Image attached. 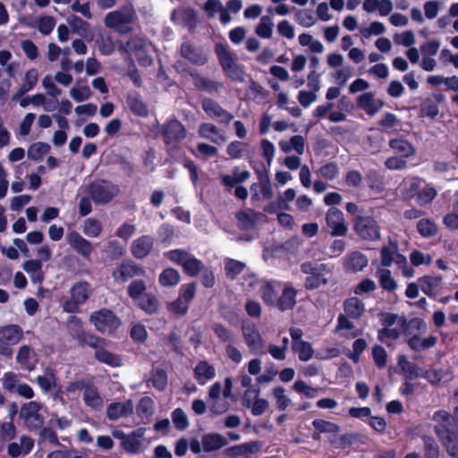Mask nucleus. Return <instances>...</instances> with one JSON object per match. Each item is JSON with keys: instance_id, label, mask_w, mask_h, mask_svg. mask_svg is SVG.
Returning a JSON list of instances; mask_svg holds the SVG:
<instances>
[{"instance_id": "nucleus-61", "label": "nucleus", "mask_w": 458, "mask_h": 458, "mask_svg": "<svg viewBox=\"0 0 458 458\" xmlns=\"http://www.w3.org/2000/svg\"><path fill=\"white\" fill-rule=\"evenodd\" d=\"M437 193L434 187L427 185L417 193L416 201L420 206H426L435 199Z\"/></svg>"}, {"instance_id": "nucleus-44", "label": "nucleus", "mask_w": 458, "mask_h": 458, "mask_svg": "<svg viewBox=\"0 0 458 458\" xmlns=\"http://www.w3.org/2000/svg\"><path fill=\"white\" fill-rule=\"evenodd\" d=\"M293 351L301 361H309L314 355V350L309 342H296L292 344Z\"/></svg>"}, {"instance_id": "nucleus-2", "label": "nucleus", "mask_w": 458, "mask_h": 458, "mask_svg": "<svg viewBox=\"0 0 458 458\" xmlns=\"http://www.w3.org/2000/svg\"><path fill=\"white\" fill-rule=\"evenodd\" d=\"M79 191L89 195L96 204L104 205L117 196L120 190L117 185L110 182L99 180L81 186Z\"/></svg>"}, {"instance_id": "nucleus-40", "label": "nucleus", "mask_w": 458, "mask_h": 458, "mask_svg": "<svg viewBox=\"0 0 458 458\" xmlns=\"http://www.w3.org/2000/svg\"><path fill=\"white\" fill-rule=\"evenodd\" d=\"M406 321L389 327H384L379 331V338L382 342L390 344V341L397 339L405 330Z\"/></svg>"}, {"instance_id": "nucleus-38", "label": "nucleus", "mask_w": 458, "mask_h": 458, "mask_svg": "<svg viewBox=\"0 0 458 458\" xmlns=\"http://www.w3.org/2000/svg\"><path fill=\"white\" fill-rule=\"evenodd\" d=\"M140 309L148 314H154L157 311L159 303L157 297L149 293H144L136 301Z\"/></svg>"}, {"instance_id": "nucleus-60", "label": "nucleus", "mask_w": 458, "mask_h": 458, "mask_svg": "<svg viewBox=\"0 0 458 458\" xmlns=\"http://www.w3.org/2000/svg\"><path fill=\"white\" fill-rule=\"evenodd\" d=\"M136 411L142 419L149 418L154 412V401L148 396L141 398Z\"/></svg>"}, {"instance_id": "nucleus-32", "label": "nucleus", "mask_w": 458, "mask_h": 458, "mask_svg": "<svg viewBox=\"0 0 458 458\" xmlns=\"http://www.w3.org/2000/svg\"><path fill=\"white\" fill-rule=\"evenodd\" d=\"M227 445L226 438L218 433H208L202 437L204 452H213Z\"/></svg>"}, {"instance_id": "nucleus-42", "label": "nucleus", "mask_w": 458, "mask_h": 458, "mask_svg": "<svg viewBox=\"0 0 458 458\" xmlns=\"http://www.w3.org/2000/svg\"><path fill=\"white\" fill-rule=\"evenodd\" d=\"M376 276L378 279L380 286L387 291L393 292L397 288V284L393 278L391 271L387 268L379 267L377 270Z\"/></svg>"}, {"instance_id": "nucleus-58", "label": "nucleus", "mask_w": 458, "mask_h": 458, "mask_svg": "<svg viewBox=\"0 0 458 458\" xmlns=\"http://www.w3.org/2000/svg\"><path fill=\"white\" fill-rule=\"evenodd\" d=\"M50 147L47 143H33L28 149V157L31 160L38 161L43 158L48 153Z\"/></svg>"}, {"instance_id": "nucleus-43", "label": "nucleus", "mask_w": 458, "mask_h": 458, "mask_svg": "<svg viewBox=\"0 0 458 458\" xmlns=\"http://www.w3.org/2000/svg\"><path fill=\"white\" fill-rule=\"evenodd\" d=\"M81 230L86 236L89 238H97L101 234L103 225L99 220L89 217L83 221Z\"/></svg>"}, {"instance_id": "nucleus-13", "label": "nucleus", "mask_w": 458, "mask_h": 458, "mask_svg": "<svg viewBox=\"0 0 458 458\" xmlns=\"http://www.w3.org/2000/svg\"><path fill=\"white\" fill-rule=\"evenodd\" d=\"M242 335L245 343L251 352L259 353L262 352L264 342L254 324H244L242 326Z\"/></svg>"}, {"instance_id": "nucleus-36", "label": "nucleus", "mask_w": 458, "mask_h": 458, "mask_svg": "<svg viewBox=\"0 0 458 458\" xmlns=\"http://www.w3.org/2000/svg\"><path fill=\"white\" fill-rule=\"evenodd\" d=\"M389 147L403 157H412L416 150L413 145L403 138H396L389 141Z\"/></svg>"}, {"instance_id": "nucleus-59", "label": "nucleus", "mask_w": 458, "mask_h": 458, "mask_svg": "<svg viewBox=\"0 0 458 458\" xmlns=\"http://www.w3.org/2000/svg\"><path fill=\"white\" fill-rule=\"evenodd\" d=\"M293 388L296 393L302 394L310 399L316 398L319 394L318 388L308 385L303 380H296L293 386Z\"/></svg>"}, {"instance_id": "nucleus-9", "label": "nucleus", "mask_w": 458, "mask_h": 458, "mask_svg": "<svg viewBox=\"0 0 458 458\" xmlns=\"http://www.w3.org/2000/svg\"><path fill=\"white\" fill-rule=\"evenodd\" d=\"M22 337L21 329L15 325L0 327V354L9 356L11 351L9 345L16 344Z\"/></svg>"}, {"instance_id": "nucleus-4", "label": "nucleus", "mask_w": 458, "mask_h": 458, "mask_svg": "<svg viewBox=\"0 0 458 458\" xmlns=\"http://www.w3.org/2000/svg\"><path fill=\"white\" fill-rule=\"evenodd\" d=\"M135 20V11L127 6L119 11L108 13L105 18V24L119 33L125 34L133 30Z\"/></svg>"}, {"instance_id": "nucleus-64", "label": "nucleus", "mask_w": 458, "mask_h": 458, "mask_svg": "<svg viewBox=\"0 0 458 458\" xmlns=\"http://www.w3.org/2000/svg\"><path fill=\"white\" fill-rule=\"evenodd\" d=\"M245 268V264L233 259H226L225 260V274L230 278H234L237 275L242 273Z\"/></svg>"}, {"instance_id": "nucleus-33", "label": "nucleus", "mask_w": 458, "mask_h": 458, "mask_svg": "<svg viewBox=\"0 0 458 458\" xmlns=\"http://www.w3.org/2000/svg\"><path fill=\"white\" fill-rule=\"evenodd\" d=\"M145 429L140 428L131 433L128 434L123 447L128 453H138L141 447V440L144 437Z\"/></svg>"}, {"instance_id": "nucleus-57", "label": "nucleus", "mask_w": 458, "mask_h": 458, "mask_svg": "<svg viewBox=\"0 0 458 458\" xmlns=\"http://www.w3.org/2000/svg\"><path fill=\"white\" fill-rule=\"evenodd\" d=\"M312 426L318 433L337 434L340 431L337 424L322 419L314 420Z\"/></svg>"}, {"instance_id": "nucleus-50", "label": "nucleus", "mask_w": 458, "mask_h": 458, "mask_svg": "<svg viewBox=\"0 0 458 458\" xmlns=\"http://www.w3.org/2000/svg\"><path fill=\"white\" fill-rule=\"evenodd\" d=\"M437 344V337L430 335L425 338H420V336L411 337L408 344L409 346L415 351H421L425 349H428L433 347Z\"/></svg>"}, {"instance_id": "nucleus-54", "label": "nucleus", "mask_w": 458, "mask_h": 458, "mask_svg": "<svg viewBox=\"0 0 458 458\" xmlns=\"http://www.w3.org/2000/svg\"><path fill=\"white\" fill-rule=\"evenodd\" d=\"M70 97L75 102L88 100L91 96V90L88 85H81L79 81L69 90Z\"/></svg>"}, {"instance_id": "nucleus-8", "label": "nucleus", "mask_w": 458, "mask_h": 458, "mask_svg": "<svg viewBox=\"0 0 458 458\" xmlns=\"http://www.w3.org/2000/svg\"><path fill=\"white\" fill-rule=\"evenodd\" d=\"M41 408V404L34 401L21 406L20 416L30 429L39 428L44 424V417L40 413Z\"/></svg>"}, {"instance_id": "nucleus-16", "label": "nucleus", "mask_w": 458, "mask_h": 458, "mask_svg": "<svg viewBox=\"0 0 458 458\" xmlns=\"http://www.w3.org/2000/svg\"><path fill=\"white\" fill-rule=\"evenodd\" d=\"M202 107L210 118L216 120L218 123L228 124L233 119L232 114L225 110L212 99H204Z\"/></svg>"}, {"instance_id": "nucleus-27", "label": "nucleus", "mask_w": 458, "mask_h": 458, "mask_svg": "<svg viewBox=\"0 0 458 458\" xmlns=\"http://www.w3.org/2000/svg\"><path fill=\"white\" fill-rule=\"evenodd\" d=\"M38 80V72L35 68L28 70L24 75L23 81L17 91L13 95L12 100H18L25 93L31 90L37 84Z\"/></svg>"}, {"instance_id": "nucleus-25", "label": "nucleus", "mask_w": 458, "mask_h": 458, "mask_svg": "<svg viewBox=\"0 0 458 458\" xmlns=\"http://www.w3.org/2000/svg\"><path fill=\"white\" fill-rule=\"evenodd\" d=\"M34 446V441L31 437L23 436L19 442H13L8 445L7 452L13 458L28 454Z\"/></svg>"}, {"instance_id": "nucleus-24", "label": "nucleus", "mask_w": 458, "mask_h": 458, "mask_svg": "<svg viewBox=\"0 0 458 458\" xmlns=\"http://www.w3.org/2000/svg\"><path fill=\"white\" fill-rule=\"evenodd\" d=\"M199 134L201 138L208 140L217 145H221L226 140L225 133L216 125L209 123H202L199 126Z\"/></svg>"}, {"instance_id": "nucleus-21", "label": "nucleus", "mask_w": 458, "mask_h": 458, "mask_svg": "<svg viewBox=\"0 0 458 458\" xmlns=\"http://www.w3.org/2000/svg\"><path fill=\"white\" fill-rule=\"evenodd\" d=\"M154 246V238L149 235H142L131 243V253L137 259L147 257L152 250Z\"/></svg>"}, {"instance_id": "nucleus-22", "label": "nucleus", "mask_w": 458, "mask_h": 458, "mask_svg": "<svg viewBox=\"0 0 458 458\" xmlns=\"http://www.w3.org/2000/svg\"><path fill=\"white\" fill-rule=\"evenodd\" d=\"M133 411V403L131 400L124 402H114L106 409V416L111 420H116L128 416Z\"/></svg>"}, {"instance_id": "nucleus-30", "label": "nucleus", "mask_w": 458, "mask_h": 458, "mask_svg": "<svg viewBox=\"0 0 458 458\" xmlns=\"http://www.w3.org/2000/svg\"><path fill=\"white\" fill-rule=\"evenodd\" d=\"M23 270L30 276L34 284H41L44 280L42 263L38 259H29L22 264Z\"/></svg>"}, {"instance_id": "nucleus-28", "label": "nucleus", "mask_w": 458, "mask_h": 458, "mask_svg": "<svg viewBox=\"0 0 458 458\" xmlns=\"http://www.w3.org/2000/svg\"><path fill=\"white\" fill-rule=\"evenodd\" d=\"M279 148L284 153L296 152L302 155L305 149V140L301 135H294L289 140H282L278 142Z\"/></svg>"}, {"instance_id": "nucleus-6", "label": "nucleus", "mask_w": 458, "mask_h": 458, "mask_svg": "<svg viewBox=\"0 0 458 458\" xmlns=\"http://www.w3.org/2000/svg\"><path fill=\"white\" fill-rule=\"evenodd\" d=\"M124 51L134 55L143 66H148L152 63L150 54L154 51L153 46L142 38L133 37L123 47Z\"/></svg>"}, {"instance_id": "nucleus-20", "label": "nucleus", "mask_w": 458, "mask_h": 458, "mask_svg": "<svg viewBox=\"0 0 458 458\" xmlns=\"http://www.w3.org/2000/svg\"><path fill=\"white\" fill-rule=\"evenodd\" d=\"M368 258L360 251L349 253L344 260V268L347 272L357 273L368 266Z\"/></svg>"}, {"instance_id": "nucleus-31", "label": "nucleus", "mask_w": 458, "mask_h": 458, "mask_svg": "<svg viewBox=\"0 0 458 458\" xmlns=\"http://www.w3.org/2000/svg\"><path fill=\"white\" fill-rule=\"evenodd\" d=\"M441 283V276H423L419 279L420 289L429 297L437 295Z\"/></svg>"}, {"instance_id": "nucleus-26", "label": "nucleus", "mask_w": 458, "mask_h": 458, "mask_svg": "<svg viewBox=\"0 0 458 458\" xmlns=\"http://www.w3.org/2000/svg\"><path fill=\"white\" fill-rule=\"evenodd\" d=\"M172 20L178 25L194 27L197 22V14L191 8H178L172 13Z\"/></svg>"}, {"instance_id": "nucleus-45", "label": "nucleus", "mask_w": 458, "mask_h": 458, "mask_svg": "<svg viewBox=\"0 0 458 458\" xmlns=\"http://www.w3.org/2000/svg\"><path fill=\"white\" fill-rule=\"evenodd\" d=\"M274 21L268 15L260 18L259 24L255 29V33L262 38H270L273 34Z\"/></svg>"}, {"instance_id": "nucleus-12", "label": "nucleus", "mask_w": 458, "mask_h": 458, "mask_svg": "<svg viewBox=\"0 0 458 458\" xmlns=\"http://www.w3.org/2000/svg\"><path fill=\"white\" fill-rule=\"evenodd\" d=\"M437 436L447 454L452 458H458V429L451 430L438 427L437 428Z\"/></svg>"}, {"instance_id": "nucleus-56", "label": "nucleus", "mask_w": 458, "mask_h": 458, "mask_svg": "<svg viewBox=\"0 0 458 458\" xmlns=\"http://www.w3.org/2000/svg\"><path fill=\"white\" fill-rule=\"evenodd\" d=\"M419 233L425 238L432 237L437 233V226L433 220L428 218L420 219L417 223Z\"/></svg>"}, {"instance_id": "nucleus-46", "label": "nucleus", "mask_w": 458, "mask_h": 458, "mask_svg": "<svg viewBox=\"0 0 458 458\" xmlns=\"http://www.w3.org/2000/svg\"><path fill=\"white\" fill-rule=\"evenodd\" d=\"M31 349L27 345H22L17 353V361L26 369L32 370L35 367Z\"/></svg>"}, {"instance_id": "nucleus-29", "label": "nucleus", "mask_w": 458, "mask_h": 458, "mask_svg": "<svg viewBox=\"0 0 458 458\" xmlns=\"http://www.w3.org/2000/svg\"><path fill=\"white\" fill-rule=\"evenodd\" d=\"M250 176V174L247 170L241 169L239 166H236L233 169L231 174H221L220 178L222 183L229 188H233L236 186L240 182H243L248 180Z\"/></svg>"}, {"instance_id": "nucleus-35", "label": "nucleus", "mask_w": 458, "mask_h": 458, "mask_svg": "<svg viewBox=\"0 0 458 458\" xmlns=\"http://www.w3.org/2000/svg\"><path fill=\"white\" fill-rule=\"evenodd\" d=\"M164 133L167 142L178 141L185 137L182 124L176 120L170 121L165 124Z\"/></svg>"}, {"instance_id": "nucleus-5", "label": "nucleus", "mask_w": 458, "mask_h": 458, "mask_svg": "<svg viewBox=\"0 0 458 458\" xmlns=\"http://www.w3.org/2000/svg\"><path fill=\"white\" fill-rule=\"evenodd\" d=\"M70 293L71 297L64 302L63 309L66 312L75 313L79 310L81 305L89 299L91 288L89 283L81 281L72 286Z\"/></svg>"}, {"instance_id": "nucleus-47", "label": "nucleus", "mask_w": 458, "mask_h": 458, "mask_svg": "<svg viewBox=\"0 0 458 458\" xmlns=\"http://www.w3.org/2000/svg\"><path fill=\"white\" fill-rule=\"evenodd\" d=\"M180 282V274L174 268H165L159 276V284L165 287H173Z\"/></svg>"}, {"instance_id": "nucleus-3", "label": "nucleus", "mask_w": 458, "mask_h": 458, "mask_svg": "<svg viewBox=\"0 0 458 458\" xmlns=\"http://www.w3.org/2000/svg\"><path fill=\"white\" fill-rule=\"evenodd\" d=\"M89 322L102 335H113L122 325L120 318L111 310L102 308L92 312Z\"/></svg>"}, {"instance_id": "nucleus-7", "label": "nucleus", "mask_w": 458, "mask_h": 458, "mask_svg": "<svg viewBox=\"0 0 458 458\" xmlns=\"http://www.w3.org/2000/svg\"><path fill=\"white\" fill-rule=\"evenodd\" d=\"M355 233L363 240L375 241L380 237L377 222L370 216H359L354 222Z\"/></svg>"}, {"instance_id": "nucleus-15", "label": "nucleus", "mask_w": 458, "mask_h": 458, "mask_svg": "<svg viewBox=\"0 0 458 458\" xmlns=\"http://www.w3.org/2000/svg\"><path fill=\"white\" fill-rule=\"evenodd\" d=\"M283 283L279 281L265 280L260 283L259 293L262 301L267 306L275 307L278 299Z\"/></svg>"}, {"instance_id": "nucleus-19", "label": "nucleus", "mask_w": 458, "mask_h": 458, "mask_svg": "<svg viewBox=\"0 0 458 458\" xmlns=\"http://www.w3.org/2000/svg\"><path fill=\"white\" fill-rule=\"evenodd\" d=\"M357 106L368 115H375L383 106V102L375 98L372 92H366L359 96Z\"/></svg>"}, {"instance_id": "nucleus-34", "label": "nucleus", "mask_w": 458, "mask_h": 458, "mask_svg": "<svg viewBox=\"0 0 458 458\" xmlns=\"http://www.w3.org/2000/svg\"><path fill=\"white\" fill-rule=\"evenodd\" d=\"M216 376L215 368L207 361H200L194 369V377L200 385H205Z\"/></svg>"}, {"instance_id": "nucleus-37", "label": "nucleus", "mask_w": 458, "mask_h": 458, "mask_svg": "<svg viewBox=\"0 0 458 458\" xmlns=\"http://www.w3.org/2000/svg\"><path fill=\"white\" fill-rule=\"evenodd\" d=\"M345 315L352 318H359L365 311V305L357 297H351L344 301Z\"/></svg>"}, {"instance_id": "nucleus-23", "label": "nucleus", "mask_w": 458, "mask_h": 458, "mask_svg": "<svg viewBox=\"0 0 458 458\" xmlns=\"http://www.w3.org/2000/svg\"><path fill=\"white\" fill-rule=\"evenodd\" d=\"M82 399L86 406L94 411H99L104 405L103 398L98 390L92 385H86L83 388Z\"/></svg>"}, {"instance_id": "nucleus-41", "label": "nucleus", "mask_w": 458, "mask_h": 458, "mask_svg": "<svg viewBox=\"0 0 458 458\" xmlns=\"http://www.w3.org/2000/svg\"><path fill=\"white\" fill-rule=\"evenodd\" d=\"M181 53L185 58L197 64H204L207 61L206 55L189 43L182 45Z\"/></svg>"}, {"instance_id": "nucleus-62", "label": "nucleus", "mask_w": 458, "mask_h": 458, "mask_svg": "<svg viewBox=\"0 0 458 458\" xmlns=\"http://www.w3.org/2000/svg\"><path fill=\"white\" fill-rule=\"evenodd\" d=\"M352 76V68L348 66H343L338 69H335L331 73V77L333 78L335 83L340 87L344 86Z\"/></svg>"}, {"instance_id": "nucleus-52", "label": "nucleus", "mask_w": 458, "mask_h": 458, "mask_svg": "<svg viewBox=\"0 0 458 458\" xmlns=\"http://www.w3.org/2000/svg\"><path fill=\"white\" fill-rule=\"evenodd\" d=\"M216 52L223 70L230 68V66L236 64L234 55L230 52L227 47L218 45L216 47Z\"/></svg>"}, {"instance_id": "nucleus-49", "label": "nucleus", "mask_w": 458, "mask_h": 458, "mask_svg": "<svg viewBox=\"0 0 458 458\" xmlns=\"http://www.w3.org/2000/svg\"><path fill=\"white\" fill-rule=\"evenodd\" d=\"M95 357L100 362H103L111 367H119L122 364V360L118 355L109 352L103 348L96 350Z\"/></svg>"}, {"instance_id": "nucleus-55", "label": "nucleus", "mask_w": 458, "mask_h": 458, "mask_svg": "<svg viewBox=\"0 0 458 458\" xmlns=\"http://www.w3.org/2000/svg\"><path fill=\"white\" fill-rule=\"evenodd\" d=\"M55 23V19L52 16H42L35 23H28V25L36 27L44 35H48L54 30Z\"/></svg>"}, {"instance_id": "nucleus-39", "label": "nucleus", "mask_w": 458, "mask_h": 458, "mask_svg": "<svg viewBox=\"0 0 458 458\" xmlns=\"http://www.w3.org/2000/svg\"><path fill=\"white\" fill-rule=\"evenodd\" d=\"M271 394L276 407L279 411H285L292 404V400L286 394V390L281 386L273 387Z\"/></svg>"}, {"instance_id": "nucleus-51", "label": "nucleus", "mask_w": 458, "mask_h": 458, "mask_svg": "<svg viewBox=\"0 0 458 458\" xmlns=\"http://www.w3.org/2000/svg\"><path fill=\"white\" fill-rule=\"evenodd\" d=\"M67 23L74 33L81 37L87 36L89 28V25L87 21H83L76 15H70L67 18Z\"/></svg>"}, {"instance_id": "nucleus-11", "label": "nucleus", "mask_w": 458, "mask_h": 458, "mask_svg": "<svg viewBox=\"0 0 458 458\" xmlns=\"http://www.w3.org/2000/svg\"><path fill=\"white\" fill-rule=\"evenodd\" d=\"M393 263L397 266H404L406 264V257L398 252V245L394 241H389L387 245L381 249V265L383 267H390Z\"/></svg>"}, {"instance_id": "nucleus-10", "label": "nucleus", "mask_w": 458, "mask_h": 458, "mask_svg": "<svg viewBox=\"0 0 458 458\" xmlns=\"http://www.w3.org/2000/svg\"><path fill=\"white\" fill-rule=\"evenodd\" d=\"M326 221L332 236H344L346 234L348 228L341 210L330 208L327 213Z\"/></svg>"}, {"instance_id": "nucleus-17", "label": "nucleus", "mask_w": 458, "mask_h": 458, "mask_svg": "<svg viewBox=\"0 0 458 458\" xmlns=\"http://www.w3.org/2000/svg\"><path fill=\"white\" fill-rule=\"evenodd\" d=\"M145 275V269L133 262H123L113 271V277L120 283L126 282L129 278Z\"/></svg>"}, {"instance_id": "nucleus-63", "label": "nucleus", "mask_w": 458, "mask_h": 458, "mask_svg": "<svg viewBox=\"0 0 458 458\" xmlns=\"http://www.w3.org/2000/svg\"><path fill=\"white\" fill-rule=\"evenodd\" d=\"M386 32V27L380 21H372L369 27L360 28V33L362 38H369L371 36L382 35Z\"/></svg>"}, {"instance_id": "nucleus-14", "label": "nucleus", "mask_w": 458, "mask_h": 458, "mask_svg": "<svg viewBox=\"0 0 458 458\" xmlns=\"http://www.w3.org/2000/svg\"><path fill=\"white\" fill-rule=\"evenodd\" d=\"M68 244L81 256L89 259L93 252L92 243L78 232L72 231L66 235Z\"/></svg>"}, {"instance_id": "nucleus-1", "label": "nucleus", "mask_w": 458, "mask_h": 458, "mask_svg": "<svg viewBox=\"0 0 458 458\" xmlns=\"http://www.w3.org/2000/svg\"><path fill=\"white\" fill-rule=\"evenodd\" d=\"M301 269L307 275L305 287L309 290L327 284L333 274V266L318 261L305 262L301 264Z\"/></svg>"}, {"instance_id": "nucleus-18", "label": "nucleus", "mask_w": 458, "mask_h": 458, "mask_svg": "<svg viewBox=\"0 0 458 458\" xmlns=\"http://www.w3.org/2000/svg\"><path fill=\"white\" fill-rule=\"evenodd\" d=\"M297 290L289 283H283L275 308L284 311L292 310L296 304Z\"/></svg>"}, {"instance_id": "nucleus-48", "label": "nucleus", "mask_w": 458, "mask_h": 458, "mask_svg": "<svg viewBox=\"0 0 458 458\" xmlns=\"http://www.w3.org/2000/svg\"><path fill=\"white\" fill-rule=\"evenodd\" d=\"M36 381L45 393L51 391L55 386V376L51 369H46L43 375L37 377Z\"/></svg>"}, {"instance_id": "nucleus-53", "label": "nucleus", "mask_w": 458, "mask_h": 458, "mask_svg": "<svg viewBox=\"0 0 458 458\" xmlns=\"http://www.w3.org/2000/svg\"><path fill=\"white\" fill-rule=\"evenodd\" d=\"M259 184H253L251 190L254 191L257 187L260 189V194L264 199H271L273 196V190L270 183V180L267 172L259 174Z\"/></svg>"}]
</instances>
